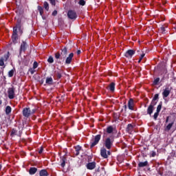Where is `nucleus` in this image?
<instances>
[{
    "instance_id": "1",
    "label": "nucleus",
    "mask_w": 176,
    "mask_h": 176,
    "mask_svg": "<svg viewBox=\"0 0 176 176\" xmlns=\"http://www.w3.org/2000/svg\"><path fill=\"white\" fill-rule=\"evenodd\" d=\"M67 17L70 20H76L78 19V14L74 10H69L67 12Z\"/></svg>"
},
{
    "instance_id": "2",
    "label": "nucleus",
    "mask_w": 176,
    "mask_h": 176,
    "mask_svg": "<svg viewBox=\"0 0 176 176\" xmlns=\"http://www.w3.org/2000/svg\"><path fill=\"white\" fill-rule=\"evenodd\" d=\"M113 145V138H107L104 141V146L107 149H111Z\"/></svg>"
},
{
    "instance_id": "3",
    "label": "nucleus",
    "mask_w": 176,
    "mask_h": 176,
    "mask_svg": "<svg viewBox=\"0 0 176 176\" xmlns=\"http://www.w3.org/2000/svg\"><path fill=\"white\" fill-rule=\"evenodd\" d=\"M100 140H101V135H97L95 136L94 139H92L91 142V148H94L98 142H100Z\"/></svg>"
},
{
    "instance_id": "4",
    "label": "nucleus",
    "mask_w": 176,
    "mask_h": 176,
    "mask_svg": "<svg viewBox=\"0 0 176 176\" xmlns=\"http://www.w3.org/2000/svg\"><path fill=\"white\" fill-rule=\"evenodd\" d=\"M111 155V151H107V148H102L100 149V155L103 159H108V156H110Z\"/></svg>"
},
{
    "instance_id": "5",
    "label": "nucleus",
    "mask_w": 176,
    "mask_h": 176,
    "mask_svg": "<svg viewBox=\"0 0 176 176\" xmlns=\"http://www.w3.org/2000/svg\"><path fill=\"white\" fill-rule=\"evenodd\" d=\"M67 52H68V50L67 49V47H64L63 48L61 49L60 57L63 61H64V60L67 58Z\"/></svg>"
},
{
    "instance_id": "6",
    "label": "nucleus",
    "mask_w": 176,
    "mask_h": 176,
    "mask_svg": "<svg viewBox=\"0 0 176 176\" xmlns=\"http://www.w3.org/2000/svg\"><path fill=\"white\" fill-rule=\"evenodd\" d=\"M135 54V51H134V50H129L125 52L124 56L126 58H131Z\"/></svg>"
},
{
    "instance_id": "7",
    "label": "nucleus",
    "mask_w": 176,
    "mask_h": 176,
    "mask_svg": "<svg viewBox=\"0 0 176 176\" xmlns=\"http://www.w3.org/2000/svg\"><path fill=\"white\" fill-rule=\"evenodd\" d=\"M23 115L25 118L31 116V109L30 107H25L23 109Z\"/></svg>"
},
{
    "instance_id": "8",
    "label": "nucleus",
    "mask_w": 176,
    "mask_h": 176,
    "mask_svg": "<svg viewBox=\"0 0 176 176\" xmlns=\"http://www.w3.org/2000/svg\"><path fill=\"white\" fill-rule=\"evenodd\" d=\"M8 98H10V100H13V98H14V88L13 87L9 88L8 90Z\"/></svg>"
},
{
    "instance_id": "9",
    "label": "nucleus",
    "mask_w": 176,
    "mask_h": 176,
    "mask_svg": "<svg viewBox=\"0 0 176 176\" xmlns=\"http://www.w3.org/2000/svg\"><path fill=\"white\" fill-rule=\"evenodd\" d=\"M27 50V43L25 41H23L21 44L19 54H21L22 52H25Z\"/></svg>"
},
{
    "instance_id": "10",
    "label": "nucleus",
    "mask_w": 176,
    "mask_h": 176,
    "mask_svg": "<svg viewBox=\"0 0 176 176\" xmlns=\"http://www.w3.org/2000/svg\"><path fill=\"white\" fill-rule=\"evenodd\" d=\"M170 93H171V90L169 87H166L162 92L163 98H167V96H170Z\"/></svg>"
},
{
    "instance_id": "11",
    "label": "nucleus",
    "mask_w": 176,
    "mask_h": 176,
    "mask_svg": "<svg viewBox=\"0 0 176 176\" xmlns=\"http://www.w3.org/2000/svg\"><path fill=\"white\" fill-rule=\"evenodd\" d=\"M128 107L131 111H134V100L133 98H130L128 102Z\"/></svg>"
},
{
    "instance_id": "12",
    "label": "nucleus",
    "mask_w": 176,
    "mask_h": 176,
    "mask_svg": "<svg viewBox=\"0 0 176 176\" xmlns=\"http://www.w3.org/2000/svg\"><path fill=\"white\" fill-rule=\"evenodd\" d=\"M18 31H21V26L20 25V24L16 25L13 28V34H12V35H17Z\"/></svg>"
},
{
    "instance_id": "13",
    "label": "nucleus",
    "mask_w": 176,
    "mask_h": 176,
    "mask_svg": "<svg viewBox=\"0 0 176 176\" xmlns=\"http://www.w3.org/2000/svg\"><path fill=\"white\" fill-rule=\"evenodd\" d=\"M73 58H74V53H70L68 57L66 58L65 64H70L72 62Z\"/></svg>"
},
{
    "instance_id": "14",
    "label": "nucleus",
    "mask_w": 176,
    "mask_h": 176,
    "mask_svg": "<svg viewBox=\"0 0 176 176\" xmlns=\"http://www.w3.org/2000/svg\"><path fill=\"white\" fill-rule=\"evenodd\" d=\"M87 168L88 170H94V168H96V162H89L87 164Z\"/></svg>"
},
{
    "instance_id": "15",
    "label": "nucleus",
    "mask_w": 176,
    "mask_h": 176,
    "mask_svg": "<svg viewBox=\"0 0 176 176\" xmlns=\"http://www.w3.org/2000/svg\"><path fill=\"white\" fill-rule=\"evenodd\" d=\"M45 83H46V85H48L49 86H52V85H53V78L47 77Z\"/></svg>"
},
{
    "instance_id": "16",
    "label": "nucleus",
    "mask_w": 176,
    "mask_h": 176,
    "mask_svg": "<svg viewBox=\"0 0 176 176\" xmlns=\"http://www.w3.org/2000/svg\"><path fill=\"white\" fill-rule=\"evenodd\" d=\"M153 111H155V107H153L152 106H148L147 108V114L148 115H152L153 113Z\"/></svg>"
},
{
    "instance_id": "17",
    "label": "nucleus",
    "mask_w": 176,
    "mask_h": 176,
    "mask_svg": "<svg viewBox=\"0 0 176 176\" xmlns=\"http://www.w3.org/2000/svg\"><path fill=\"white\" fill-rule=\"evenodd\" d=\"M173 126H174V122L168 124V125L164 128L165 131H169L170 130H171Z\"/></svg>"
},
{
    "instance_id": "18",
    "label": "nucleus",
    "mask_w": 176,
    "mask_h": 176,
    "mask_svg": "<svg viewBox=\"0 0 176 176\" xmlns=\"http://www.w3.org/2000/svg\"><path fill=\"white\" fill-rule=\"evenodd\" d=\"M12 39L13 43H14V45H16V43H17V42L19 41V35L12 34Z\"/></svg>"
},
{
    "instance_id": "19",
    "label": "nucleus",
    "mask_w": 176,
    "mask_h": 176,
    "mask_svg": "<svg viewBox=\"0 0 176 176\" xmlns=\"http://www.w3.org/2000/svg\"><path fill=\"white\" fill-rule=\"evenodd\" d=\"M134 129V126L131 124H129L126 127V131L127 133H131L133 131V129Z\"/></svg>"
},
{
    "instance_id": "20",
    "label": "nucleus",
    "mask_w": 176,
    "mask_h": 176,
    "mask_svg": "<svg viewBox=\"0 0 176 176\" xmlns=\"http://www.w3.org/2000/svg\"><path fill=\"white\" fill-rule=\"evenodd\" d=\"M36 171H38V168H30L29 170V173L30 174V175H34V174H35V173H36Z\"/></svg>"
},
{
    "instance_id": "21",
    "label": "nucleus",
    "mask_w": 176,
    "mask_h": 176,
    "mask_svg": "<svg viewBox=\"0 0 176 176\" xmlns=\"http://www.w3.org/2000/svg\"><path fill=\"white\" fill-rule=\"evenodd\" d=\"M5 112H6V115H10V113L12 112V107H10V106H7L6 107V111H5Z\"/></svg>"
},
{
    "instance_id": "22",
    "label": "nucleus",
    "mask_w": 176,
    "mask_h": 176,
    "mask_svg": "<svg viewBox=\"0 0 176 176\" xmlns=\"http://www.w3.org/2000/svg\"><path fill=\"white\" fill-rule=\"evenodd\" d=\"M146 166H148V161H145L144 162H140L138 164V167H146Z\"/></svg>"
},
{
    "instance_id": "23",
    "label": "nucleus",
    "mask_w": 176,
    "mask_h": 176,
    "mask_svg": "<svg viewBox=\"0 0 176 176\" xmlns=\"http://www.w3.org/2000/svg\"><path fill=\"white\" fill-rule=\"evenodd\" d=\"M55 75L58 79H61V70L58 69V71H55Z\"/></svg>"
},
{
    "instance_id": "24",
    "label": "nucleus",
    "mask_w": 176,
    "mask_h": 176,
    "mask_svg": "<svg viewBox=\"0 0 176 176\" xmlns=\"http://www.w3.org/2000/svg\"><path fill=\"white\" fill-rule=\"evenodd\" d=\"M113 132V126H109L107 128V133L111 134Z\"/></svg>"
},
{
    "instance_id": "25",
    "label": "nucleus",
    "mask_w": 176,
    "mask_h": 176,
    "mask_svg": "<svg viewBox=\"0 0 176 176\" xmlns=\"http://www.w3.org/2000/svg\"><path fill=\"white\" fill-rule=\"evenodd\" d=\"M40 176H47L48 174H47V171L45 169H43L40 171V173H39Z\"/></svg>"
},
{
    "instance_id": "26",
    "label": "nucleus",
    "mask_w": 176,
    "mask_h": 176,
    "mask_svg": "<svg viewBox=\"0 0 176 176\" xmlns=\"http://www.w3.org/2000/svg\"><path fill=\"white\" fill-rule=\"evenodd\" d=\"M3 61L5 63L9 60V52H8V54H5L3 57L1 58Z\"/></svg>"
},
{
    "instance_id": "27",
    "label": "nucleus",
    "mask_w": 176,
    "mask_h": 176,
    "mask_svg": "<svg viewBox=\"0 0 176 176\" xmlns=\"http://www.w3.org/2000/svg\"><path fill=\"white\" fill-rule=\"evenodd\" d=\"M109 89L111 91H115V82H111L109 86Z\"/></svg>"
},
{
    "instance_id": "28",
    "label": "nucleus",
    "mask_w": 176,
    "mask_h": 176,
    "mask_svg": "<svg viewBox=\"0 0 176 176\" xmlns=\"http://www.w3.org/2000/svg\"><path fill=\"white\" fill-rule=\"evenodd\" d=\"M65 162H67V158H65V157H63L61 159V163H60L61 167H65Z\"/></svg>"
},
{
    "instance_id": "29",
    "label": "nucleus",
    "mask_w": 176,
    "mask_h": 176,
    "mask_svg": "<svg viewBox=\"0 0 176 176\" xmlns=\"http://www.w3.org/2000/svg\"><path fill=\"white\" fill-rule=\"evenodd\" d=\"M43 6L45 10H47V12H49V3H47V1L44 2Z\"/></svg>"
},
{
    "instance_id": "30",
    "label": "nucleus",
    "mask_w": 176,
    "mask_h": 176,
    "mask_svg": "<svg viewBox=\"0 0 176 176\" xmlns=\"http://www.w3.org/2000/svg\"><path fill=\"white\" fill-rule=\"evenodd\" d=\"M38 10L40 13V16H43V8L41 6H38Z\"/></svg>"
},
{
    "instance_id": "31",
    "label": "nucleus",
    "mask_w": 176,
    "mask_h": 176,
    "mask_svg": "<svg viewBox=\"0 0 176 176\" xmlns=\"http://www.w3.org/2000/svg\"><path fill=\"white\" fill-rule=\"evenodd\" d=\"M55 58H56V60H61V54H60V52H56L55 54Z\"/></svg>"
},
{
    "instance_id": "32",
    "label": "nucleus",
    "mask_w": 176,
    "mask_h": 176,
    "mask_svg": "<svg viewBox=\"0 0 176 176\" xmlns=\"http://www.w3.org/2000/svg\"><path fill=\"white\" fill-rule=\"evenodd\" d=\"M14 74V69H11L10 71L8 72L9 78H12Z\"/></svg>"
},
{
    "instance_id": "33",
    "label": "nucleus",
    "mask_w": 176,
    "mask_h": 176,
    "mask_svg": "<svg viewBox=\"0 0 176 176\" xmlns=\"http://www.w3.org/2000/svg\"><path fill=\"white\" fill-rule=\"evenodd\" d=\"M157 104V101L152 100L150 107H153V108H155V105Z\"/></svg>"
},
{
    "instance_id": "34",
    "label": "nucleus",
    "mask_w": 176,
    "mask_h": 176,
    "mask_svg": "<svg viewBox=\"0 0 176 176\" xmlns=\"http://www.w3.org/2000/svg\"><path fill=\"white\" fill-rule=\"evenodd\" d=\"M47 62L50 63V64H53V63H54V59L52 56H50L47 59Z\"/></svg>"
},
{
    "instance_id": "35",
    "label": "nucleus",
    "mask_w": 176,
    "mask_h": 176,
    "mask_svg": "<svg viewBox=\"0 0 176 176\" xmlns=\"http://www.w3.org/2000/svg\"><path fill=\"white\" fill-rule=\"evenodd\" d=\"M159 112L156 111L153 115V119L155 120H157V116H159Z\"/></svg>"
},
{
    "instance_id": "36",
    "label": "nucleus",
    "mask_w": 176,
    "mask_h": 176,
    "mask_svg": "<svg viewBox=\"0 0 176 176\" xmlns=\"http://www.w3.org/2000/svg\"><path fill=\"white\" fill-rule=\"evenodd\" d=\"M79 5H80L81 6H85V5H86V1H85V0H80L78 2Z\"/></svg>"
},
{
    "instance_id": "37",
    "label": "nucleus",
    "mask_w": 176,
    "mask_h": 176,
    "mask_svg": "<svg viewBox=\"0 0 176 176\" xmlns=\"http://www.w3.org/2000/svg\"><path fill=\"white\" fill-rule=\"evenodd\" d=\"M156 100H159V94H156L153 98V100L156 101Z\"/></svg>"
},
{
    "instance_id": "38",
    "label": "nucleus",
    "mask_w": 176,
    "mask_h": 176,
    "mask_svg": "<svg viewBox=\"0 0 176 176\" xmlns=\"http://www.w3.org/2000/svg\"><path fill=\"white\" fill-rule=\"evenodd\" d=\"M160 111H162V104H160L157 107V112L160 113Z\"/></svg>"
},
{
    "instance_id": "39",
    "label": "nucleus",
    "mask_w": 176,
    "mask_h": 176,
    "mask_svg": "<svg viewBox=\"0 0 176 176\" xmlns=\"http://www.w3.org/2000/svg\"><path fill=\"white\" fill-rule=\"evenodd\" d=\"M17 134V130L13 129L11 132V135H16Z\"/></svg>"
},
{
    "instance_id": "40",
    "label": "nucleus",
    "mask_w": 176,
    "mask_h": 176,
    "mask_svg": "<svg viewBox=\"0 0 176 176\" xmlns=\"http://www.w3.org/2000/svg\"><path fill=\"white\" fill-rule=\"evenodd\" d=\"M160 30L162 34H166V28L164 27H161Z\"/></svg>"
},
{
    "instance_id": "41",
    "label": "nucleus",
    "mask_w": 176,
    "mask_h": 176,
    "mask_svg": "<svg viewBox=\"0 0 176 176\" xmlns=\"http://www.w3.org/2000/svg\"><path fill=\"white\" fill-rule=\"evenodd\" d=\"M52 6H56V0H49Z\"/></svg>"
},
{
    "instance_id": "42",
    "label": "nucleus",
    "mask_w": 176,
    "mask_h": 176,
    "mask_svg": "<svg viewBox=\"0 0 176 176\" xmlns=\"http://www.w3.org/2000/svg\"><path fill=\"white\" fill-rule=\"evenodd\" d=\"M36 68H38V63L36 61H35L33 63V69H35Z\"/></svg>"
},
{
    "instance_id": "43",
    "label": "nucleus",
    "mask_w": 176,
    "mask_h": 176,
    "mask_svg": "<svg viewBox=\"0 0 176 176\" xmlns=\"http://www.w3.org/2000/svg\"><path fill=\"white\" fill-rule=\"evenodd\" d=\"M29 72H30V74L32 75H34V74H35V69H34V68L33 69L32 68L30 69Z\"/></svg>"
},
{
    "instance_id": "44",
    "label": "nucleus",
    "mask_w": 176,
    "mask_h": 176,
    "mask_svg": "<svg viewBox=\"0 0 176 176\" xmlns=\"http://www.w3.org/2000/svg\"><path fill=\"white\" fill-rule=\"evenodd\" d=\"M144 57H145V54H144V53H143V54L140 56V59H139V60H138V63H140V61H142V58H144Z\"/></svg>"
},
{
    "instance_id": "45",
    "label": "nucleus",
    "mask_w": 176,
    "mask_h": 176,
    "mask_svg": "<svg viewBox=\"0 0 176 176\" xmlns=\"http://www.w3.org/2000/svg\"><path fill=\"white\" fill-rule=\"evenodd\" d=\"M160 80V78H157L155 80H154L153 83L155 85H157V83H159Z\"/></svg>"
},
{
    "instance_id": "46",
    "label": "nucleus",
    "mask_w": 176,
    "mask_h": 176,
    "mask_svg": "<svg viewBox=\"0 0 176 176\" xmlns=\"http://www.w3.org/2000/svg\"><path fill=\"white\" fill-rule=\"evenodd\" d=\"M3 65H5V62L0 58V67H3Z\"/></svg>"
},
{
    "instance_id": "47",
    "label": "nucleus",
    "mask_w": 176,
    "mask_h": 176,
    "mask_svg": "<svg viewBox=\"0 0 176 176\" xmlns=\"http://www.w3.org/2000/svg\"><path fill=\"white\" fill-rule=\"evenodd\" d=\"M75 150L76 151H80L82 150V147L80 146H76L75 147Z\"/></svg>"
},
{
    "instance_id": "48",
    "label": "nucleus",
    "mask_w": 176,
    "mask_h": 176,
    "mask_svg": "<svg viewBox=\"0 0 176 176\" xmlns=\"http://www.w3.org/2000/svg\"><path fill=\"white\" fill-rule=\"evenodd\" d=\"M35 112H36V109H33L31 111V115H34V113H35Z\"/></svg>"
},
{
    "instance_id": "49",
    "label": "nucleus",
    "mask_w": 176,
    "mask_h": 176,
    "mask_svg": "<svg viewBox=\"0 0 176 176\" xmlns=\"http://www.w3.org/2000/svg\"><path fill=\"white\" fill-rule=\"evenodd\" d=\"M52 14V16H57V10H54Z\"/></svg>"
},
{
    "instance_id": "50",
    "label": "nucleus",
    "mask_w": 176,
    "mask_h": 176,
    "mask_svg": "<svg viewBox=\"0 0 176 176\" xmlns=\"http://www.w3.org/2000/svg\"><path fill=\"white\" fill-rule=\"evenodd\" d=\"M151 156H152V157H155V156H156V152L153 151L151 153Z\"/></svg>"
},
{
    "instance_id": "51",
    "label": "nucleus",
    "mask_w": 176,
    "mask_h": 176,
    "mask_svg": "<svg viewBox=\"0 0 176 176\" xmlns=\"http://www.w3.org/2000/svg\"><path fill=\"white\" fill-rule=\"evenodd\" d=\"M79 151H76H76H75V153H74V155H76V156H78V155H79Z\"/></svg>"
},
{
    "instance_id": "52",
    "label": "nucleus",
    "mask_w": 176,
    "mask_h": 176,
    "mask_svg": "<svg viewBox=\"0 0 176 176\" xmlns=\"http://www.w3.org/2000/svg\"><path fill=\"white\" fill-rule=\"evenodd\" d=\"M43 152V147H41V149L38 151V153H42Z\"/></svg>"
},
{
    "instance_id": "53",
    "label": "nucleus",
    "mask_w": 176,
    "mask_h": 176,
    "mask_svg": "<svg viewBox=\"0 0 176 176\" xmlns=\"http://www.w3.org/2000/svg\"><path fill=\"white\" fill-rule=\"evenodd\" d=\"M80 53H81L80 50H78L77 51V52H76V54H77L78 55L80 54Z\"/></svg>"
},
{
    "instance_id": "54",
    "label": "nucleus",
    "mask_w": 176,
    "mask_h": 176,
    "mask_svg": "<svg viewBox=\"0 0 176 176\" xmlns=\"http://www.w3.org/2000/svg\"><path fill=\"white\" fill-rule=\"evenodd\" d=\"M170 117H166V123H168V119H169Z\"/></svg>"
},
{
    "instance_id": "55",
    "label": "nucleus",
    "mask_w": 176,
    "mask_h": 176,
    "mask_svg": "<svg viewBox=\"0 0 176 176\" xmlns=\"http://www.w3.org/2000/svg\"><path fill=\"white\" fill-rule=\"evenodd\" d=\"M124 111H126V109H127V105L125 104V105L124 106Z\"/></svg>"
},
{
    "instance_id": "56",
    "label": "nucleus",
    "mask_w": 176,
    "mask_h": 176,
    "mask_svg": "<svg viewBox=\"0 0 176 176\" xmlns=\"http://www.w3.org/2000/svg\"><path fill=\"white\" fill-rule=\"evenodd\" d=\"M2 104V100H0V105Z\"/></svg>"
},
{
    "instance_id": "57",
    "label": "nucleus",
    "mask_w": 176,
    "mask_h": 176,
    "mask_svg": "<svg viewBox=\"0 0 176 176\" xmlns=\"http://www.w3.org/2000/svg\"><path fill=\"white\" fill-rule=\"evenodd\" d=\"M2 168V165H0V170H1Z\"/></svg>"
},
{
    "instance_id": "58",
    "label": "nucleus",
    "mask_w": 176,
    "mask_h": 176,
    "mask_svg": "<svg viewBox=\"0 0 176 176\" xmlns=\"http://www.w3.org/2000/svg\"><path fill=\"white\" fill-rule=\"evenodd\" d=\"M96 171H100V168H98L96 170Z\"/></svg>"
},
{
    "instance_id": "59",
    "label": "nucleus",
    "mask_w": 176,
    "mask_h": 176,
    "mask_svg": "<svg viewBox=\"0 0 176 176\" xmlns=\"http://www.w3.org/2000/svg\"><path fill=\"white\" fill-rule=\"evenodd\" d=\"M42 17H43V20H45V17H43V15H42Z\"/></svg>"
}]
</instances>
